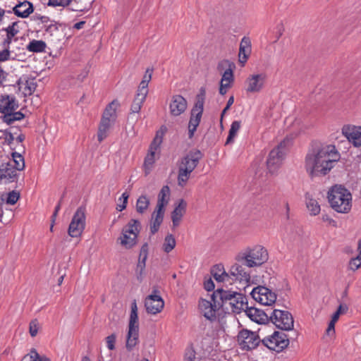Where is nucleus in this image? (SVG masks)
Wrapping results in <instances>:
<instances>
[{
	"instance_id": "de8ad7c7",
	"label": "nucleus",
	"mask_w": 361,
	"mask_h": 361,
	"mask_svg": "<svg viewBox=\"0 0 361 361\" xmlns=\"http://www.w3.org/2000/svg\"><path fill=\"white\" fill-rule=\"evenodd\" d=\"M200 121L197 118L192 117L190 115L189 124H188V134L189 137H192L194 135V133L196 131L197 126H199Z\"/></svg>"
},
{
	"instance_id": "e433bc0d",
	"label": "nucleus",
	"mask_w": 361,
	"mask_h": 361,
	"mask_svg": "<svg viewBox=\"0 0 361 361\" xmlns=\"http://www.w3.org/2000/svg\"><path fill=\"white\" fill-rule=\"evenodd\" d=\"M8 164H11L13 169L16 170V172L22 171L25 168V160L24 157L18 152L12 153V159H11Z\"/></svg>"
},
{
	"instance_id": "052dcab7",
	"label": "nucleus",
	"mask_w": 361,
	"mask_h": 361,
	"mask_svg": "<svg viewBox=\"0 0 361 361\" xmlns=\"http://www.w3.org/2000/svg\"><path fill=\"white\" fill-rule=\"evenodd\" d=\"M231 86H228V83H221L220 82V87H219V93L221 94V95H224L226 92H227V90Z\"/></svg>"
},
{
	"instance_id": "338daca9",
	"label": "nucleus",
	"mask_w": 361,
	"mask_h": 361,
	"mask_svg": "<svg viewBox=\"0 0 361 361\" xmlns=\"http://www.w3.org/2000/svg\"><path fill=\"white\" fill-rule=\"evenodd\" d=\"M346 310H347V307L345 306H344L343 305H340L336 312H338L339 315H341V314L344 313Z\"/></svg>"
},
{
	"instance_id": "774afa93",
	"label": "nucleus",
	"mask_w": 361,
	"mask_h": 361,
	"mask_svg": "<svg viewBox=\"0 0 361 361\" xmlns=\"http://www.w3.org/2000/svg\"><path fill=\"white\" fill-rule=\"evenodd\" d=\"M128 197H129V195L128 194V192H125L121 195V197L119 198V200L120 201L123 200V202L128 203Z\"/></svg>"
},
{
	"instance_id": "aec40b11",
	"label": "nucleus",
	"mask_w": 361,
	"mask_h": 361,
	"mask_svg": "<svg viewBox=\"0 0 361 361\" xmlns=\"http://www.w3.org/2000/svg\"><path fill=\"white\" fill-rule=\"evenodd\" d=\"M18 173L13 167L8 164L3 163L0 165V183L7 184L13 183L17 180Z\"/></svg>"
},
{
	"instance_id": "5fc2aeb1",
	"label": "nucleus",
	"mask_w": 361,
	"mask_h": 361,
	"mask_svg": "<svg viewBox=\"0 0 361 361\" xmlns=\"http://www.w3.org/2000/svg\"><path fill=\"white\" fill-rule=\"evenodd\" d=\"M116 341V336L114 334H112L106 338V345L110 350L115 349Z\"/></svg>"
},
{
	"instance_id": "f8f14e48",
	"label": "nucleus",
	"mask_w": 361,
	"mask_h": 361,
	"mask_svg": "<svg viewBox=\"0 0 361 361\" xmlns=\"http://www.w3.org/2000/svg\"><path fill=\"white\" fill-rule=\"evenodd\" d=\"M271 322L283 331H290L294 326V319L292 314L286 310H274L269 314Z\"/></svg>"
},
{
	"instance_id": "20e7f679",
	"label": "nucleus",
	"mask_w": 361,
	"mask_h": 361,
	"mask_svg": "<svg viewBox=\"0 0 361 361\" xmlns=\"http://www.w3.org/2000/svg\"><path fill=\"white\" fill-rule=\"evenodd\" d=\"M200 150L190 152L183 157L178 164V185L182 188L186 185L191 176L192 172L198 165L202 159Z\"/></svg>"
},
{
	"instance_id": "09e8293b",
	"label": "nucleus",
	"mask_w": 361,
	"mask_h": 361,
	"mask_svg": "<svg viewBox=\"0 0 361 361\" xmlns=\"http://www.w3.org/2000/svg\"><path fill=\"white\" fill-rule=\"evenodd\" d=\"M19 197V193L13 190L6 194V204L13 205L17 202Z\"/></svg>"
},
{
	"instance_id": "a878e982",
	"label": "nucleus",
	"mask_w": 361,
	"mask_h": 361,
	"mask_svg": "<svg viewBox=\"0 0 361 361\" xmlns=\"http://www.w3.org/2000/svg\"><path fill=\"white\" fill-rule=\"evenodd\" d=\"M170 195L171 190L169 187L168 185L163 186L158 194L155 211H158V213H160V212L165 213V207L169 202Z\"/></svg>"
},
{
	"instance_id": "423d86ee",
	"label": "nucleus",
	"mask_w": 361,
	"mask_h": 361,
	"mask_svg": "<svg viewBox=\"0 0 361 361\" xmlns=\"http://www.w3.org/2000/svg\"><path fill=\"white\" fill-rule=\"evenodd\" d=\"M141 228L142 226L140 221L137 219H131L128 224L123 227L121 235L117 239V242L126 250L133 248L138 243V235Z\"/></svg>"
},
{
	"instance_id": "69168bd1",
	"label": "nucleus",
	"mask_w": 361,
	"mask_h": 361,
	"mask_svg": "<svg viewBox=\"0 0 361 361\" xmlns=\"http://www.w3.org/2000/svg\"><path fill=\"white\" fill-rule=\"evenodd\" d=\"M127 207V203L122 202V204H118L116 206V209L119 212L124 210Z\"/></svg>"
},
{
	"instance_id": "b1692460",
	"label": "nucleus",
	"mask_w": 361,
	"mask_h": 361,
	"mask_svg": "<svg viewBox=\"0 0 361 361\" xmlns=\"http://www.w3.org/2000/svg\"><path fill=\"white\" fill-rule=\"evenodd\" d=\"M251 51L252 45L250 39L247 37H243L240 44L238 54L239 62L242 66H245L251 54Z\"/></svg>"
},
{
	"instance_id": "7ed1b4c3",
	"label": "nucleus",
	"mask_w": 361,
	"mask_h": 361,
	"mask_svg": "<svg viewBox=\"0 0 361 361\" xmlns=\"http://www.w3.org/2000/svg\"><path fill=\"white\" fill-rule=\"evenodd\" d=\"M235 259L248 268L257 267L267 261L268 252L264 247L254 245L240 251L236 255Z\"/></svg>"
},
{
	"instance_id": "8fccbe9b",
	"label": "nucleus",
	"mask_w": 361,
	"mask_h": 361,
	"mask_svg": "<svg viewBox=\"0 0 361 361\" xmlns=\"http://www.w3.org/2000/svg\"><path fill=\"white\" fill-rule=\"evenodd\" d=\"M361 267V258L358 256L350 259L348 263V269L353 271Z\"/></svg>"
},
{
	"instance_id": "603ef678",
	"label": "nucleus",
	"mask_w": 361,
	"mask_h": 361,
	"mask_svg": "<svg viewBox=\"0 0 361 361\" xmlns=\"http://www.w3.org/2000/svg\"><path fill=\"white\" fill-rule=\"evenodd\" d=\"M146 266V260L138 259V262L136 267V273L137 275V279H141L142 276L144 273L145 269Z\"/></svg>"
},
{
	"instance_id": "bf43d9fd",
	"label": "nucleus",
	"mask_w": 361,
	"mask_h": 361,
	"mask_svg": "<svg viewBox=\"0 0 361 361\" xmlns=\"http://www.w3.org/2000/svg\"><path fill=\"white\" fill-rule=\"evenodd\" d=\"M231 86H228V83H221L220 82V87H219V93L221 94V95H224L226 92H227V90Z\"/></svg>"
},
{
	"instance_id": "6e6d98bb",
	"label": "nucleus",
	"mask_w": 361,
	"mask_h": 361,
	"mask_svg": "<svg viewBox=\"0 0 361 361\" xmlns=\"http://www.w3.org/2000/svg\"><path fill=\"white\" fill-rule=\"evenodd\" d=\"M147 255H148V244L147 243H145L142 245V247L140 248L139 259L147 260Z\"/></svg>"
},
{
	"instance_id": "4d7b16f0",
	"label": "nucleus",
	"mask_w": 361,
	"mask_h": 361,
	"mask_svg": "<svg viewBox=\"0 0 361 361\" xmlns=\"http://www.w3.org/2000/svg\"><path fill=\"white\" fill-rule=\"evenodd\" d=\"M38 331V326L37 321H32L30 324V334L31 336L34 337L37 335Z\"/></svg>"
},
{
	"instance_id": "ea45409f",
	"label": "nucleus",
	"mask_w": 361,
	"mask_h": 361,
	"mask_svg": "<svg viewBox=\"0 0 361 361\" xmlns=\"http://www.w3.org/2000/svg\"><path fill=\"white\" fill-rule=\"evenodd\" d=\"M241 127V123L239 121H234L231 125V128L229 129V133L228 137L226 141V145H229L231 143H233L234 139L235 136L238 134V132L239 131L240 128Z\"/></svg>"
},
{
	"instance_id": "7c9ffc66",
	"label": "nucleus",
	"mask_w": 361,
	"mask_h": 361,
	"mask_svg": "<svg viewBox=\"0 0 361 361\" xmlns=\"http://www.w3.org/2000/svg\"><path fill=\"white\" fill-rule=\"evenodd\" d=\"M147 96V94H145L142 92L137 91L136 95L133 101V103L130 106V113L135 114L139 113L145 99Z\"/></svg>"
},
{
	"instance_id": "2f4dec72",
	"label": "nucleus",
	"mask_w": 361,
	"mask_h": 361,
	"mask_svg": "<svg viewBox=\"0 0 361 361\" xmlns=\"http://www.w3.org/2000/svg\"><path fill=\"white\" fill-rule=\"evenodd\" d=\"M115 102L113 101L106 106L103 113L101 121L106 120L111 124H114L116 118V111L114 107Z\"/></svg>"
},
{
	"instance_id": "58836bf2",
	"label": "nucleus",
	"mask_w": 361,
	"mask_h": 361,
	"mask_svg": "<svg viewBox=\"0 0 361 361\" xmlns=\"http://www.w3.org/2000/svg\"><path fill=\"white\" fill-rule=\"evenodd\" d=\"M47 44L42 40L33 39L27 46V49L30 52L39 53L45 51Z\"/></svg>"
},
{
	"instance_id": "dca6fc26",
	"label": "nucleus",
	"mask_w": 361,
	"mask_h": 361,
	"mask_svg": "<svg viewBox=\"0 0 361 361\" xmlns=\"http://www.w3.org/2000/svg\"><path fill=\"white\" fill-rule=\"evenodd\" d=\"M267 78V74L264 73L250 75L245 80L246 92L248 93L260 92L265 87Z\"/></svg>"
},
{
	"instance_id": "c756f323",
	"label": "nucleus",
	"mask_w": 361,
	"mask_h": 361,
	"mask_svg": "<svg viewBox=\"0 0 361 361\" xmlns=\"http://www.w3.org/2000/svg\"><path fill=\"white\" fill-rule=\"evenodd\" d=\"M187 207L186 202L181 199L179 200L178 205L175 207L174 210L171 214V219L173 222V226L174 227L178 226L180 222L182 217L185 213Z\"/></svg>"
},
{
	"instance_id": "4468645a",
	"label": "nucleus",
	"mask_w": 361,
	"mask_h": 361,
	"mask_svg": "<svg viewBox=\"0 0 361 361\" xmlns=\"http://www.w3.org/2000/svg\"><path fill=\"white\" fill-rule=\"evenodd\" d=\"M238 342L243 350H252L255 348L262 339L256 332L247 329L241 330L238 334Z\"/></svg>"
},
{
	"instance_id": "5701e85b",
	"label": "nucleus",
	"mask_w": 361,
	"mask_h": 361,
	"mask_svg": "<svg viewBox=\"0 0 361 361\" xmlns=\"http://www.w3.org/2000/svg\"><path fill=\"white\" fill-rule=\"evenodd\" d=\"M224 67H226V69L222 74L221 83H228V85L231 86L234 80L233 69L235 68V65L228 60H224L219 63L218 69L221 70Z\"/></svg>"
},
{
	"instance_id": "3c124183",
	"label": "nucleus",
	"mask_w": 361,
	"mask_h": 361,
	"mask_svg": "<svg viewBox=\"0 0 361 361\" xmlns=\"http://www.w3.org/2000/svg\"><path fill=\"white\" fill-rule=\"evenodd\" d=\"M72 0H49L47 5L49 6H68Z\"/></svg>"
},
{
	"instance_id": "f03ea898",
	"label": "nucleus",
	"mask_w": 361,
	"mask_h": 361,
	"mask_svg": "<svg viewBox=\"0 0 361 361\" xmlns=\"http://www.w3.org/2000/svg\"><path fill=\"white\" fill-rule=\"evenodd\" d=\"M214 297L220 300L221 307L224 311L239 314L247 308V299L240 293L217 289L215 290Z\"/></svg>"
},
{
	"instance_id": "412c9836",
	"label": "nucleus",
	"mask_w": 361,
	"mask_h": 361,
	"mask_svg": "<svg viewBox=\"0 0 361 361\" xmlns=\"http://www.w3.org/2000/svg\"><path fill=\"white\" fill-rule=\"evenodd\" d=\"M244 264L235 263L233 264L229 271L230 276H233L235 281L240 282L248 283L250 280V274L243 267Z\"/></svg>"
},
{
	"instance_id": "4be33fe9",
	"label": "nucleus",
	"mask_w": 361,
	"mask_h": 361,
	"mask_svg": "<svg viewBox=\"0 0 361 361\" xmlns=\"http://www.w3.org/2000/svg\"><path fill=\"white\" fill-rule=\"evenodd\" d=\"M18 108V104L14 96L4 95L0 98V113L4 115L10 114Z\"/></svg>"
},
{
	"instance_id": "9b49d317",
	"label": "nucleus",
	"mask_w": 361,
	"mask_h": 361,
	"mask_svg": "<svg viewBox=\"0 0 361 361\" xmlns=\"http://www.w3.org/2000/svg\"><path fill=\"white\" fill-rule=\"evenodd\" d=\"M86 224L85 208L80 207L74 213L68 226V233L71 238H79Z\"/></svg>"
},
{
	"instance_id": "72a5a7b5",
	"label": "nucleus",
	"mask_w": 361,
	"mask_h": 361,
	"mask_svg": "<svg viewBox=\"0 0 361 361\" xmlns=\"http://www.w3.org/2000/svg\"><path fill=\"white\" fill-rule=\"evenodd\" d=\"M305 202L307 208L311 215L316 216L319 214L321 211L320 205L309 193L305 195Z\"/></svg>"
},
{
	"instance_id": "c9c22d12",
	"label": "nucleus",
	"mask_w": 361,
	"mask_h": 361,
	"mask_svg": "<svg viewBox=\"0 0 361 361\" xmlns=\"http://www.w3.org/2000/svg\"><path fill=\"white\" fill-rule=\"evenodd\" d=\"M150 204V200L147 195H140L136 202V212L142 214L147 212Z\"/></svg>"
},
{
	"instance_id": "9d476101",
	"label": "nucleus",
	"mask_w": 361,
	"mask_h": 361,
	"mask_svg": "<svg viewBox=\"0 0 361 361\" xmlns=\"http://www.w3.org/2000/svg\"><path fill=\"white\" fill-rule=\"evenodd\" d=\"M262 343L271 350L281 352L288 347L289 339L285 333L275 331L271 335L263 338Z\"/></svg>"
},
{
	"instance_id": "79ce46f5",
	"label": "nucleus",
	"mask_w": 361,
	"mask_h": 361,
	"mask_svg": "<svg viewBox=\"0 0 361 361\" xmlns=\"http://www.w3.org/2000/svg\"><path fill=\"white\" fill-rule=\"evenodd\" d=\"M212 274L213 277L219 282L227 281L230 278V274L219 269V266L212 269Z\"/></svg>"
},
{
	"instance_id": "a18cd8bd",
	"label": "nucleus",
	"mask_w": 361,
	"mask_h": 361,
	"mask_svg": "<svg viewBox=\"0 0 361 361\" xmlns=\"http://www.w3.org/2000/svg\"><path fill=\"white\" fill-rule=\"evenodd\" d=\"M183 361H198L196 352L192 346L186 348L184 353Z\"/></svg>"
},
{
	"instance_id": "393cba45",
	"label": "nucleus",
	"mask_w": 361,
	"mask_h": 361,
	"mask_svg": "<svg viewBox=\"0 0 361 361\" xmlns=\"http://www.w3.org/2000/svg\"><path fill=\"white\" fill-rule=\"evenodd\" d=\"M243 311L245 312V314L252 322L258 324L264 323L269 317L268 314L262 310L256 307H248V303L247 304V308H245Z\"/></svg>"
},
{
	"instance_id": "49530a36",
	"label": "nucleus",
	"mask_w": 361,
	"mask_h": 361,
	"mask_svg": "<svg viewBox=\"0 0 361 361\" xmlns=\"http://www.w3.org/2000/svg\"><path fill=\"white\" fill-rule=\"evenodd\" d=\"M37 87V83L34 80V79L27 80L25 81V87H24V94L25 95H30L32 94Z\"/></svg>"
},
{
	"instance_id": "ddd939ff",
	"label": "nucleus",
	"mask_w": 361,
	"mask_h": 361,
	"mask_svg": "<svg viewBox=\"0 0 361 361\" xmlns=\"http://www.w3.org/2000/svg\"><path fill=\"white\" fill-rule=\"evenodd\" d=\"M163 135V131H158L156 134L155 137L154 138L153 141L149 145L148 153L145 158L143 164V168L146 176L151 172L154 164L156 161V154L162 142Z\"/></svg>"
},
{
	"instance_id": "a19ab883",
	"label": "nucleus",
	"mask_w": 361,
	"mask_h": 361,
	"mask_svg": "<svg viewBox=\"0 0 361 361\" xmlns=\"http://www.w3.org/2000/svg\"><path fill=\"white\" fill-rule=\"evenodd\" d=\"M25 117V115L20 111H13L6 115H3L2 120L8 125L12 124L16 121H21Z\"/></svg>"
},
{
	"instance_id": "bb28decb",
	"label": "nucleus",
	"mask_w": 361,
	"mask_h": 361,
	"mask_svg": "<svg viewBox=\"0 0 361 361\" xmlns=\"http://www.w3.org/2000/svg\"><path fill=\"white\" fill-rule=\"evenodd\" d=\"M205 99V90L202 88L200 93L196 97V101L194 106L191 110L190 115L197 118L198 121H201V118L204 111V104Z\"/></svg>"
},
{
	"instance_id": "a211bd4d",
	"label": "nucleus",
	"mask_w": 361,
	"mask_h": 361,
	"mask_svg": "<svg viewBox=\"0 0 361 361\" xmlns=\"http://www.w3.org/2000/svg\"><path fill=\"white\" fill-rule=\"evenodd\" d=\"M145 306L147 312L152 314H156L163 310L164 302L159 295V290H153L152 293L145 298Z\"/></svg>"
},
{
	"instance_id": "2eb2a0df",
	"label": "nucleus",
	"mask_w": 361,
	"mask_h": 361,
	"mask_svg": "<svg viewBox=\"0 0 361 361\" xmlns=\"http://www.w3.org/2000/svg\"><path fill=\"white\" fill-rule=\"evenodd\" d=\"M251 295L255 300L263 305L271 306L276 300V293L264 286L253 288Z\"/></svg>"
},
{
	"instance_id": "f704fd0d",
	"label": "nucleus",
	"mask_w": 361,
	"mask_h": 361,
	"mask_svg": "<svg viewBox=\"0 0 361 361\" xmlns=\"http://www.w3.org/2000/svg\"><path fill=\"white\" fill-rule=\"evenodd\" d=\"M152 68H147L137 91L148 94V85L150 80H152Z\"/></svg>"
},
{
	"instance_id": "13d9d810",
	"label": "nucleus",
	"mask_w": 361,
	"mask_h": 361,
	"mask_svg": "<svg viewBox=\"0 0 361 361\" xmlns=\"http://www.w3.org/2000/svg\"><path fill=\"white\" fill-rule=\"evenodd\" d=\"M204 287L207 291L212 290L214 288V284L212 280L210 279L205 281L204 283Z\"/></svg>"
},
{
	"instance_id": "c85d7f7f",
	"label": "nucleus",
	"mask_w": 361,
	"mask_h": 361,
	"mask_svg": "<svg viewBox=\"0 0 361 361\" xmlns=\"http://www.w3.org/2000/svg\"><path fill=\"white\" fill-rule=\"evenodd\" d=\"M18 24V22L15 21L10 24L7 27L3 28V30L6 32V36L1 42L2 47L10 48L14 37L19 32Z\"/></svg>"
},
{
	"instance_id": "0e129e2a",
	"label": "nucleus",
	"mask_w": 361,
	"mask_h": 361,
	"mask_svg": "<svg viewBox=\"0 0 361 361\" xmlns=\"http://www.w3.org/2000/svg\"><path fill=\"white\" fill-rule=\"evenodd\" d=\"M335 323L336 322H333V321H330L329 325H328V328L326 329V333L328 334H331V333L332 334H334L335 332Z\"/></svg>"
},
{
	"instance_id": "37998d69",
	"label": "nucleus",
	"mask_w": 361,
	"mask_h": 361,
	"mask_svg": "<svg viewBox=\"0 0 361 361\" xmlns=\"http://www.w3.org/2000/svg\"><path fill=\"white\" fill-rule=\"evenodd\" d=\"M26 359H29V361H51L47 356L40 355L35 348H32L30 353L24 356L23 360Z\"/></svg>"
},
{
	"instance_id": "1a4fd4ad",
	"label": "nucleus",
	"mask_w": 361,
	"mask_h": 361,
	"mask_svg": "<svg viewBox=\"0 0 361 361\" xmlns=\"http://www.w3.org/2000/svg\"><path fill=\"white\" fill-rule=\"evenodd\" d=\"M286 142H289V140L285 139L269 154L267 160V167L268 172L271 175H276L282 165L285 156L284 148Z\"/></svg>"
},
{
	"instance_id": "f3484780",
	"label": "nucleus",
	"mask_w": 361,
	"mask_h": 361,
	"mask_svg": "<svg viewBox=\"0 0 361 361\" xmlns=\"http://www.w3.org/2000/svg\"><path fill=\"white\" fill-rule=\"evenodd\" d=\"M341 133L353 147H361V126L345 124L341 128Z\"/></svg>"
},
{
	"instance_id": "864d4df0",
	"label": "nucleus",
	"mask_w": 361,
	"mask_h": 361,
	"mask_svg": "<svg viewBox=\"0 0 361 361\" xmlns=\"http://www.w3.org/2000/svg\"><path fill=\"white\" fill-rule=\"evenodd\" d=\"M3 50H0V62L8 61L11 59V51L10 48L3 47Z\"/></svg>"
},
{
	"instance_id": "39448f33",
	"label": "nucleus",
	"mask_w": 361,
	"mask_h": 361,
	"mask_svg": "<svg viewBox=\"0 0 361 361\" xmlns=\"http://www.w3.org/2000/svg\"><path fill=\"white\" fill-rule=\"evenodd\" d=\"M331 207L337 212L348 213L352 207V195L341 185H335L328 193Z\"/></svg>"
},
{
	"instance_id": "6ab92c4d",
	"label": "nucleus",
	"mask_w": 361,
	"mask_h": 361,
	"mask_svg": "<svg viewBox=\"0 0 361 361\" xmlns=\"http://www.w3.org/2000/svg\"><path fill=\"white\" fill-rule=\"evenodd\" d=\"M188 107L187 100L180 94L172 96L170 104L169 111L173 116H178L183 114Z\"/></svg>"
},
{
	"instance_id": "c03bdc74",
	"label": "nucleus",
	"mask_w": 361,
	"mask_h": 361,
	"mask_svg": "<svg viewBox=\"0 0 361 361\" xmlns=\"http://www.w3.org/2000/svg\"><path fill=\"white\" fill-rule=\"evenodd\" d=\"M176 246V240L173 235L169 234L165 237L163 250L165 252H170Z\"/></svg>"
},
{
	"instance_id": "cd10ccee",
	"label": "nucleus",
	"mask_w": 361,
	"mask_h": 361,
	"mask_svg": "<svg viewBox=\"0 0 361 361\" xmlns=\"http://www.w3.org/2000/svg\"><path fill=\"white\" fill-rule=\"evenodd\" d=\"M13 12L18 17L26 18L34 12V6L32 3L24 1L16 4L13 8Z\"/></svg>"
},
{
	"instance_id": "680f3d73",
	"label": "nucleus",
	"mask_w": 361,
	"mask_h": 361,
	"mask_svg": "<svg viewBox=\"0 0 361 361\" xmlns=\"http://www.w3.org/2000/svg\"><path fill=\"white\" fill-rule=\"evenodd\" d=\"M58 30L57 26L55 24H50L47 26L44 27V30L47 32L52 33L54 31H56Z\"/></svg>"
},
{
	"instance_id": "f257e3e1",
	"label": "nucleus",
	"mask_w": 361,
	"mask_h": 361,
	"mask_svg": "<svg viewBox=\"0 0 361 361\" xmlns=\"http://www.w3.org/2000/svg\"><path fill=\"white\" fill-rule=\"evenodd\" d=\"M341 159L334 145H326L310 150L305 158V169L312 177L327 175Z\"/></svg>"
},
{
	"instance_id": "0eeeda50",
	"label": "nucleus",
	"mask_w": 361,
	"mask_h": 361,
	"mask_svg": "<svg viewBox=\"0 0 361 361\" xmlns=\"http://www.w3.org/2000/svg\"><path fill=\"white\" fill-rule=\"evenodd\" d=\"M131 310L128 324V332L127 335L126 348L130 351L138 343L139 325L137 306L136 300H134L131 303Z\"/></svg>"
},
{
	"instance_id": "6e6552de",
	"label": "nucleus",
	"mask_w": 361,
	"mask_h": 361,
	"mask_svg": "<svg viewBox=\"0 0 361 361\" xmlns=\"http://www.w3.org/2000/svg\"><path fill=\"white\" fill-rule=\"evenodd\" d=\"M215 291L209 296V299H201L199 301V310L202 315L208 320L213 322L219 315V311L222 309L220 300L214 297Z\"/></svg>"
},
{
	"instance_id": "473e14b6",
	"label": "nucleus",
	"mask_w": 361,
	"mask_h": 361,
	"mask_svg": "<svg viewBox=\"0 0 361 361\" xmlns=\"http://www.w3.org/2000/svg\"><path fill=\"white\" fill-rule=\"evenodd\" d=\"M164 215V212H160V213H158V211H154L152 215V221L150 224L151 234L154 235L158 231L163 221Z\"/></svg>"
},
{
	"instance_id": "4c0bfd02",
	"label": "nucleus",
	"mask_w": 361,
	"mask_h": 361,
	"mask_svg": "<svg viewBox=\"0 0 361 361\" xmlns=\"http://www.w3.org/2000/svg\"><path fill=\"white\" fill-rule=\"evenodd\" d=\"M112 125L106 120L100 121L97 132V139L99 142H102L107 137L109 129Z\"/></svg>"
},
{
	"instance_id": "e2e57ef3",
	"label": "nucleus",
	"mask_w": 361,
	"mask_h": 361,
	"mask_svg": "<svg viewBox=\"0 0 361 361\" xmlns=\"http://www.w3.org/2000/svg\"><path fill=\"white\" fill-rule=\"evenodd\" d=\"M5 142L10 145L14 140V137L11 133L5 132Z\"/></svg>"
}]
</instances>
